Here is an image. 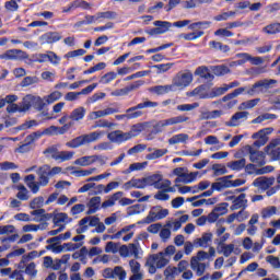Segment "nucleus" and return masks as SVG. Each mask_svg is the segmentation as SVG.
<instances>
[{"label":"nucleus","instance_id":"nucleus-1","mask_svg":"<svg viewBox=\"0 0 280 280\" xmlns=\"http://www.w3.org/2000/svg\"><path fill=\"white\" fill-rule=\"evenodd\" d=\"M102 137H104V131H92L90 133H83L81 136L75 137L74 139L68 141L66 145L67 148L75 150L78 148H82V145L95 143L96 141H100Z\"/></svg>","mask_w":280,"mask_h":280},{"label":"nucleus","instance_id":"nucleus-2","mask_svg":"<svg viewBox=\"0 0 280 280\" xmlns=\"http://www.w3.org/2000/svg\"><path fill=\"white\" fill-rule=\"evenodd\" d=\"M156 106H159L158 102L144 101L126 109V114L116 115L115 119L118 121H121V119H139V117H143V112H141L143 108H156Z\"/></svg>","mask_w":280,"mask_h":280},{"label":"nucleus","instance_id":"nucleus-3","mask_svg":"<svg viewBox=\"0 0 280 280\" xmlns=\"http://www.w3.org/2000/svg\"><path fill=\"white\" fill-rule=\"evenodd\" d=\"M191 82H194V74L191 72L179 71L173 78L171 86H173V91H176V89L183 91V89H187Z\"/></svg>","mask_w":280,"mask_h":280},{"label":"nucleus","instance_id":"nucleus-4","mask_svg":"<svg viewBox=\"0 0 280 280\" xmlns=\"http://www.w3.org/2000/svg\"><path fill=\"white\" fill-rule=\"evenodd\" d=\"M187 121H189V117L185 115L171 117L167 119L159 120L155 125H153V130L159 135V132H163L167 126H177V124H185Z\"/></svg>","mask_w":280,"mask_h":280},{"label":"nucleus","instance_id":"nucleus-5","mask_svg":"<svg viewBox=\"0 0 280 280\" xmlns=\"http://www.w3.org/2000/svg\"><path fill=\"white\" fill-rule=\"evenodd\" d=\"M272 84H277V80L264 79L259 80L247 90V95H257L259 93H268L269 89H272Z\"/></svg>","mask_w":280,"mask_h":280},{"label":"nucleus","instance_id":"nucleus-6","mask_svg":"<svg viewBox=\"0 0 280 280\" xmlns=\"http://www.w3.org/2000/svg\"><path fill=\"white\" fill-rule=\"evenodd\" d=\"M244 151L249 154V160L252 163H255V165L259 167L266 165V153H264V151L255 150L252 145H245Z\"/></svg>","mask_w":280,"mask_h":280},{"label":"nucleus","instance_id":"nucleus-7","mask_svg":"<svg viewBox=\"0 0 280 280\" xmlns=\"http://www.w3.org/2000/svg\"><path fill=\"white\" fill-rule=\"evenodd\" d=\"M272 132H275V128L267 127L253 133L252 139H257L253 143L254 148H261L262 145H266V143H268V136L272 135Z\"/></svg>","mask_w":280,"mask_h":280},{"label":"nucleus","instance_id":"nucleus-8","mask_svg":"<svg viewBox=\"0 0 280 280\" xmlns=\"http://www.w3.org/2000/svg\"><path fill=\"white\" fill-rule=\"evenodd\" d=\"M250 113L243 110V112H236L229 121H225V126L229 128H237V126H242L244 121L248 120V116Z\"/></svg>","mask_w":280,"mask_h":280},{"label":"nucleus","instance_id":"nucleus-9","mask_svg":"<svg viewBox=\"0 0 280 280\" xmlns=\"http://www.w3.org/2000/svg\"><path fill=\"white\" fill-rule=\"evenodd\" d=\"M27 59V52L21 49H9L0 55V60H25Z\"/></svg>","mask_w":280,"mask_h":280},{"label":"nucleus","instance_id":"nucleus-10","mask_svg":"<svg viewBox=\"0 0 280 280\" xmlns=\"http://www.w3.org/2000/svg\"><path fill=\"white\" fill-rule=\"evenodd\" d=\"M37 176H38V186L40 187H47L49 185V176H51L49 174V165L45 164L43 166H40L37 172H36Z\"/></svg>","mask_w":280,"mask_h":280},{"label":"nucleus","instance_id":"nucleus-11","mask_svg":"<svg viewBox=\"0 0 280 280\" xmlns=\"http://www.w3.org/2000/svg\"><path fill=\"white\" fill-rule=\"evenodd\" d=\"M107 139L112 143H124L125 141H130V133L121 130H115L107 135Z\"/></svg>","mask_w":280,"mask_h":280},{"label":"nucleus","instance_id":"nucleus-12","mask_svg":"<svg viewBox=\"0 0 280 280\" xmlns=\"http://www.w3.org/2000/svg\"><path fill=\"white\" fill-rule=\"evenodd\" d=\"M84 117H86V108L83 106H79L70 113L69 124H72V127H73V126H75V121L80 122V121H82V119H84Z\"/></svg>","mask_w":280,"mask_h":280},{"label":"nucleus","instance_id":"nucleus-13","mask_svg":"<svg viewBox=\"0 0 280 280\" xmlns=\"http://www.w3.org/2000/svg\"><path fill=\"white\" fill-rule=\"evenodd\" d=\"M73 128V122H68L67 125H63L62 127L57 126H50L45 129V135H67Z\"/></svg>","mask_w":280,"mask_h":280},{"label":"nucleus","instance_id":"nucleus-14","mask_svg":"<svg viewBox=\"0 0 280 280\" xmlns=\"http://www.w3.org/2000/svg\"><path fill=\"white\" fill-rule=\"evenodd\" d=\"M115 113H119L118 108L107 107L102 110L91 112L89 114V119L94 121L95 119H101V117H107V115H115Z\"/></svg>","mask_w":280,"mask_h":280},{"label":"nucleus","instance_id":"nucleus-15","mask_svg":"<svg viewBox=\"0 0 280 280\" xmlns=\"http://www.w3.org/2000/svg\"><path fill=\"white\" fill-rule=\"evenodd\" d=\"M248 208V199H246V194L242 192L236 196L234 202L230 207L231 211H237L238 209H247Z\"/></svg>","mask_w":280,"mask_h":280},{"label":"nucleus","instance_id":"nucleus-16","mask_svg":"<svg viewBox=\"0 0 280 280\" xmlns=\"http://www.w3.org/2000/svg\"><path fill=\"white\" fill-rule=\"evenodd\" d=\"M129 268L132 272V276L129 280H143V273L141 272V264L139 261L131 259L129 261Z\"/></svg>","mask_w":280,"mask_h":280},{"label":"nucleus","instance_id":"nucleus-17","mask_svg":"<svg viewBox=\"0 0 280 280\" xmlns=\"http://www.w3.org/2000/svg\"><path fill=\"white\" fill-rule=\"evenodd\" d=\"M253 185L254 187H259V189H270L275 185V177H258Z\"/></svg>","mask_w":280,"mask_h":280},{"label":"nucleus","instance_id":"nucleus-18","mask_svg":"<svg viewBox=\"0 0 280 280\" xmlns=\"http://www.w3.org/2000/svg\"><path fill=\"white\" fill-rule=\"evenodd\" d=\"M39 40L43 44L51 45L54 43H58V40H62V35H60L58 32H48L42 35Z\"/></svg>","mask_w":280,"mask_h":280},{"label":"nucleus","instance_id":"nucleus-19","mask_svg":"<svg viewBox=\"0 0 280 280\" xmlns=\"http://www.w3.org/2000/svg\"><path fill=\"white\" fill-rule=\"evenodd\" d=\"M150 260L155 264L156 268H165V266L170 264V260L165 258V254L163 252L151 255Z\"/></svg>","mask_w":280,"mask_h":280},{"label":"nucleus","instance_id":"nucleus-20","mask_svg":"<svg viewBox=\"0 0 280 280\" xmlns=\"http://www.w3.org/2000/svg\"><path fill=\"white\" fill-rule=\"evenodd\" d=\"M24 183L26 184L28 189L32 191V194H38L40 191L38 182H36V175L30 174V175L25 176Z\"/></svg>","mask_w":280,"mask_h":280},{"label":"nucleus","instance_id":"nucleus-21","mask_svg":"<svg viewBox=\"0 0 280 280\" xmlns=\"http://www.w3.org/2000/svg\"><path fill=\"white\" fill-rule=\"evenodd\" d=\"M213 240V234L211 233H203L201 237L196 238L194 241V246H196V248H207V246H209V243H211V241Z\"/></svg>","mask_w":280,"mask_h":280},{"label":"nucleus","instance_id":"nucleus-22","mask_svg":"<svg viewBox=\"0 0 280 280\" xmlns=\"http://www.w3.org/2000/svg\"><path fill=\"white\" fill-rule=\"evenodd\" d=\"M209 264L198 262L196 258L190 259V268L195 270L197 277H202L205 275V270H207Z\"/></svg>","mask_w":280,"mask_h":280},{"label":"nucleus","instance_id":"nucleus-23","mask_svg":"<svg viewBox=\"0 0 280 280\" xmlns=\"http://www.w3.org/2000/svg\"><path fill=\"white\" fill-rule=\"evenodd\" d=\"M231 187H233V183L229 180V177L218 178V180L212 184V189H215V191H222V189H229Z\"/></svg>","mask_w":280,"mask_h":280},{"label":"nucleus","instance_id":"nucleus-24","mask_svg":"<svg viewBox=\"0 0 280 280\" xmlns=\"http://www.w3.org/2000/svg\"><path fill=\"white\" fill-rule=\"evenodd\" d=\"M122 189H125V191H129V189H144L143 179L131 178L122 185Z\"/></svg>","mask_w":280,"mask_h":280},{"label":"nucleus","instance_id":"nucleus-25","mask_svg":"<svg viewBox=\"0 0 280 280\" xmlns=\"http://www.w3.org/2000/svg\"><path fill=\"white\" fill-rule=\"evenodd\" d=\"M101 205H102V197H92L88 202L89 210L86 214L93 215V213H97V211H100Z\"/></svg>","mask_w":280,"mask_h":280},{"label":"nucleus","instance_id":"nucleus-26","mask_svg":"<svg viewBox=\"0 0 280 280\" xmlns=\"http://www.w3.org/2000/svg\"><path fill=\"white\" fill-rule=\"evenodd\" d=\"M150 93H154L155 95H165L167 93L174 92V85H155L149 89Z\"/></svg>","mask_w":280,"mask_h":280},{"label":"nucleus","instance_id":"nucleus-27","mask_svg":"<svg viewBox=\"0 0 280 280\" xmlns=\"http://www.w3.org/2000/svg\"><path fill=\"white\" fill-rule=\"evenodd\" d=\"M122 196H124L122 191H117V192L113 194L112 196L108 197L107 200H105L101 205V208L102 209H108V207H115V203L117 202V200L121 199Z\"/></svg>","mask_w":280,"mask_h":280},{"label":"nucleus","instance_id":"nucleus-28","mask_svg":"<svg viewBox=\"0 0 280 280\" xmlns=\"http://www.w3.org/2000/svg\"><path fill=\"white\" fill-rule=\"evenodd\" d=\"M67 170L71 172L72 176H78V177L91 176V174H95V172H97L96 167H92L88 170H75L74 166H69Z\"/></svg>","mask_w":280,"mask_h":280},{"label":"nucleus","instance_id":"nucleus-29","mask_svg":"<svg viewBox=\"0 0 280 280\" xmlns=\"http://www.w3.org/2000/svg\"><path fill=\"white\" fill-rule=\"evenodd\" d=\"M159 180H163V175L153 174L142 178V185L145 187H154V184L159 183Z\"/></svg>","mask_w":280,"mask_h":280},{"label":"nucleus","instance_id":"nucleus-30","mask_svg":"<svg viewBox=\"0 0 280 280\" xmlns=\"http://www.w3.org/2000/svg\"><path fill=\"white\" fill-rule=\"evenodd\" d=\"M34 102V95L28 94L23 97L22 102L20 103V113H27L30 108H32Z\"/></svg>","mask_w":280,"mask_h":280},{"label":"nucleus","instance_id":"nucleus-31","mask_svg":"<svg viewBox=\"0 0 280 280\" xmlns=\"http://www.w3.org/2000/svg\"><path fill=\"white\" fill-rule=\"evenodd\" d=\"M52 222L56 226L62 224L66 222V224H69V222H72V219L69 218V215L65 212L54 213Z\"/></svg>","mask_w":280,"mask_h":280},{"label":"nucleus","instance_id":"nucleus-32","mask_svg":"<svg viewBox=\"0 0 280 280\" xmlns=\"http://www.w3.org/2000/svg\"><path fill=\"white\" fill-rule=\"evenodd\" d=\"M174 176H178V177H183L185 178V176H190V178H197L198 177V172H191L188 173L186 167H176L173 171Z\"/></svg>","mask_w":280,"mask_h":280},{"label":"nucleus","instance_id":"nucleus-33","mask_svg":"<svg viewBox=\"0 0 280 280\" xmlns=\"http://www.w3.org/2000/svg\"><path fill=\"white\" fill-rule=\"evenodd\" d=\"M228 167L233 172H240L246 167V159L242 158L237 161L229 162Z\"/></svg>","mask_w":280,"mask_h":280},{"label":"nucleus","instance_id":"nucleus-34","mask_svg":"<svg viewBox=\"0 0 280 280\" xmlns=\"http://www.w3.org/2000/svg\"><path fill=\"white\" fill-rule=\"evenodd\" d=\"M195 75H200V78H203V80H213V74L211 71H209L207 66L198 67L195 71Z\"/></svg>","mask_w":280,"mask_h":280},{"label":"nucleus","instance_id":"nucleus-35","mask_svg":"<svg viewBox=\"0 0 280 280\" xmlns=\"http://www.w3.org/2000/svg\"><path fill=\"white\" fill-rule=\"evenodd\" d=\"M47 244H50L46 247L47 250H54V253H62V246L56 245V244H60V241L58 240V236H54L51 238H48Z\"/></svg>","mask_w":280,"mask_h":280},{"label":"nucleus","instance_id":"nucleus-36","mask_svg":"<svg viewBox=\"0 0 280 280\" xmlns=\"http://www.w3.org/2000/svg\"><path fill=\"white\" fill-rule=\"evenodd\" d=\"M73 165H79L80 167H89V165H93V155L79 158L73 162Z\"/></svg>","mask_w":280,"mask_h":280},{"label":"nucleus","instance_id":"nucleus-37","mask_svg":"<svg viewBox=\"0 0 280 280\" xmlns=\"http://www.w3.org/2000/svg\"><path fill=\"white\" fill-rule=\"evenodd\" d=\"M148 167V162H142V163H133L130 164L129 167L124 171V174H132V172H141V170H145Z\"/></svg>","mask_w":280,"mask_h":280},{"label":"nucleus","instance_id":"nucleus-38","mask_svg":"<svg viewBox=\"0 0 280 280\" xmlns=\"http://www.w3.org/2000/svg\"><path fill=\"white\" fill-rule=\"evenodd\" d=\"M156 209V207L151 208L147 218L140 221L139 224H152V222H156L159 220Z\"/></svg>","mask_w":280,"mask_h":280},{"label":"nucleus","instance_id":"nucleus-39","mask_svg":"<svg viewBox=\"0 0 280 280\" xmlns=\"http://www.w3.org/2000/svg\"><path fill=\"white\" fill-rule=\"evenodd\" d=\"M189 140V135L187 133H178L168 139L170 145H176V143H185V141Z\"/></svg>","mask_w":280,"mask_h":280},{"label":"nucleus","instance_id":"nucleus-40","mask_svg":"<svg viewBox=\"0 0 280 280\" xmlns=\"http://www.w3.org/2000/svg\"><path fill=\"white\" fill-rule=\"evenodd\" d=\"M211 27V22L202 21V22H195L188 25V30L196 32V30H209Z\"/></svg>","mask_w":280,"mask_h":280},{"label":"nucleus","instance_id":"nucleus-41","mask_svg":"<svg viewBox=\"0 0 280 280\" xmlns=\"http://www.w3.org/2000/svg\"><path fill=\"white\" fill-rule=\"evenodd\" d=\"M75 152L73 151H59V153L55 156V161H71L73 159Z\"/></svg>","mask_w":280,"mask_h":280},{"label":"nucleus","instance_id":"nucleus-42","mask_svg":"<svg viewBox=\"0 0 280 280\" xmlns=\"http://www.w3.org/2000/svg\"><path fill=\"white\" fill-rule=\"evenodd\" d=\"M211 71L214 75H226V73H231V69L229 67L221 65V66H212Z\"/></svg>","mask_w":280,"mask_h":280},{"label":"nucleus","instance_id":"nucleus-43","mask_svg":"<svg viewBox=\"0 0 280 280\" xmlns=\"http://www.w3.org/2000/svg\"><path fill=\"white\" fill-rule=\"evenodd\" d=\"M259 102H261V98H253L246 102H243L238 109L240 110H248L250 108H255V106H257V104H259Z\"/></svg>","mask_w":280,"mask_h":280},{"label":"nucleus","instance_id":"nucleus-44","mask_svg":"<svg viewBox=\"0 0 280 280\" xmlns=\"http://www.w3.org/2000/svg\"><path fill=\"white\" fill-rule=\"evenodd\" d=\"M143 130H145V127L143 126V124H137V125H133L130 131L127 133L129 135V139H133V137H139V135L143 132Z\"/></svg>","mask_w":280,"mask_h":280},{"label":"nucleus","instance_id":"nucleus-45","mask_svg":"<svg viewBox=\"0 0 280 280\" xmlns=\"http://www.w3.org/2000/svg\"><path fill=\"white\" fill-rule=\"evenodd\" d=\"M189 97H196L198 95L200 100H206V97H209V94L205 93V85H200L188 93Z\"/></svg>","mask_w":280,"mask_h":280},{"label":"nucleus","instance_id":"nucleus-46","mask_svg":"<svg viewBox=\"0 0 280 280\" xmlns=\"http://www.w3.org/2000/svg\"><path fill=\"white\" fill-rule=\"evenodd\" d=\"M276 214H277V207L275 206L266 207L260 212V215L264 220L268 218H272V215H276Z\"/></svg>","mask_w":280,"mask_h":280},{"label":"nucleus","instance_id":"nucleus-47","mask_svg":"<svg viewBox=\"0 0 280 280\" xmlns=\"http://www.w3.org/2000/svg\"><path fill=\"white\" fill-rule=\"evenodd\" d=\"M209 46L212 47V49H215V51H223V54L231 50L228 45H223L222 43L215 40L210 42Z\"/></svg>","mask_w":280,"mask_h":280},{"label":"nucleus","instance_id":"nucleus-48","mask_svg":"<svg viewBox=\"0 0 280 280\" xmlns=\"http://www.w3.org/2000/svg\"><path fill=\"white\" fill-rule=\"evenodd\" d=\"M142 211H145V207L139 203L127 208L128 215H137L139 213H142Z\"/></svg>","mask_w":280,"mask_h":280},{"label":"nucleus","instance_id":"nucleus-49","mask_svg":"<svg viewBox=\"0 0 280 280\" xmlns=\"http://www.w3.org/2000/svg\"><path fill=\"white\" fill-rule=\"evenodd\" d=\"M201 36H205V32L203 31L182 34L180 38H184V40H197V38H200Z\"/></svg>","mask_w":280,"mask_h":280},{"label":"nucleus","instance_id":"nucleus-50","mask_svg":"<svg viewBox=\"0 0 280 280\" xmlns=\"http://www.w3.org/2000/svg\"><path fill=\"white\" fill-rule=\"evenodd\" d=\"M167 149H155L153 153L147 154L148 161H154L155 159H161V156H165Z\"/></svg>","mask_w":280,"mask_h":280},{"label":"nucleus","instance_id":"nucleus-51","mask_svg":"<svg viewBox=\"0 0 280 280\" xmlns=\"http://www.w3.org/2000/svg\"><path fill=\"white\" fill-rule=\"evenodd\" d=\"M153 25L162 32V34H165V32H170V27H172V24L167 21H155Z\"/></svg>","mask_w":280,"mask_h":280},{"label":"nucleus","instance_id":"nucleus-52","mask_svg":"<svg viewBox=\"0 0 280 280\" xmlns=\"http://www.w3.org/2000/svg\"><path fill=\"white\" fill-rule=\"evenodd\" d=\"M47 106V102L45 98H40V96H33V107L36 110H43Z\"/></svg>","mask_w":280,"mask_h":280},{"label":"nucleus","instance_id":"nucleus-53","mask_svg":"<svg viewBox=\"0 0 280 280\" xmlns=\"http://www.w3.org/2000/svg\"><path fill=\"white\" fill-rule=\"evenodd\" d=\"M60 97H62V93L55 91L52 93H50L49 95L44 97V101L46 102V105L48 104H54V102H58V100H60Z\"/></svg>","mask_w":280,"mask_h":280},{"label":"nucleus","instance_id":"nucleus-54","mask_svg":"<svg viewBox=\"0 0 280 280\" xmlns=\"http://www.w3.org/2000/svg\"><path fill=\"white\" fill-rule=\"evenodd\" d=\"M262 32H265V34H279L280 23L269 24L262 28Z\"/></svg>","mask_w":280,"mask_h":280},{"label":"nucleus","instance_id":"nucleus-55","mask_svg":"<svg viewBox=\"0 0 280 280\" xmlns=\"http://www.w3.org/2000/svg\"><path fill=\"white\" fill-rule=\"evenodd\" d=\"M178 275H180V272L176 267H167L164 270V277H166V279H175L176 277H178Z\"/></svg>","mask_w":280,"mask_h":280},{"label":"nucleus","instance_id":"nucleus-56","mask_svg":"<svg viewBox=\"0 0 280 280\" xmlns=\"http://www.w3.org/2000/svg\"><path fill=\"white\" fill-rule=\"evenodd\" d=\"M96 19H107L109 21H113V20L117 19V12H115V11L98 12L96 14Z\"/></svg>","mask_w":280,"mask_h":280},{"label":"nucleus","instance_id":"nucleus-57","mask_svg":"<svg viewBox=\"0 0 280 280\" xmlns=\"http://www.w3.org/2000/svg\"><path fill=\"white\" fill-rule=\"evenodd\" d=\"M213 176H223V174H228L226 166L222 164H213L212 165Z\"/></svg>","mask_w":280,"mask_h":280},{"label":"nucleus","instance_id":"nucleus-58","mask_svg":"<svg viewBox=\"0 0 280 280\" xmlns=\"http://www.w3.org/2000/svg\"><path fill=\"white\" fill-rule=\"evenodd\" d=\"M40 80L38 79V77H25L22 82H21V86L25 88V86H32V84H38Z\"/></svg>","mask_w":280,"mask_h":280},{"label":"nucleus","instance_id":"nucleus-59","mask_svg":"<svg viewBox=\"0 0 280 280\" xmlns=\"http://www.w3.org/2000/svg\"><path fill=\"white\" fill-rule=\"evenodd\" d=\"M116 79H117V73L107 72L101 78L100 82L101 84H110V82H113V80H116Z\"/></svg>","mask_w":280,"mask_h":280},{"label":"nucleus","instance_id":"nucleus-60","mask_svg":"<svg viewBox=\"0 0 280 280\" xmlns=\"http://www.w3.org/2000/svg\"><path fill=\"white\" fill-rule=\"evenodd\" d=\"M25 275H28L31 279H34L36 275H38V270H36V264H28L25 268Z\"/></svg>","mask_w":280,"mask_h":280},{"label":"nucleus","instance_id":"nucleus-61","mask_svg":"<svg viewBox=\"0 0 280 280\" xmlns=\"http://www.w3.org/2000/svg\"><path fill=\"white\" fill-rule=\"evenodd\" d=\"M115 124L106 119L96 120L93 128H114Z\"/></svg>","mask_w":280,"mask_h":280},{"label":"nucleus","instance_id":"nucleus-62","mask_svg":"<svg viewBox=\"0 0 280 280\" xmlns=\"http://www.w3.org/2000/svg\"><path fill=\"white\" fill-rule=\"evenodd\" d=\"M12 233H16L14 225H0V235H12Z\"/></svg>","mask_w":280,"mask_h":280},{"label":"nucleus","instance_id":"nucleus-63","mask_svg":"<svg viewBox=\"0 0 280 280\" xmlns=\"http://www.w3.org/2000/svg\"><path fill=\"white\" fill-rule=\"evenodd\" d=\"M43 205H45V198L39 196L34 198L31 202H30V207L32 209H40V207H43Z\"/></svg>","mask_w":280,"mask_h":280},{"label":"nucleus","instance_id":"nucleus-64","mask_svg":"<svg viewBox=\"0 0 280 280\" xmlns=\"http://www.w3.org/2000/svg\"><path fill=\"white\" fill-rule=\"evenodd\" d=\"M115 277H118L119 280H126L127 273L121 266H116L114 268V279Z\"/></svg>","mask_w":280,"mask_h":280}]
</instances>
